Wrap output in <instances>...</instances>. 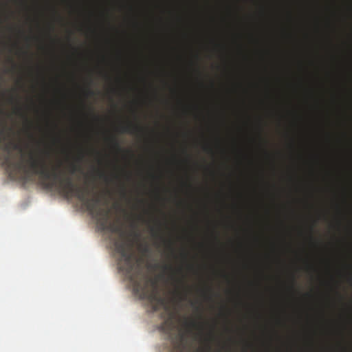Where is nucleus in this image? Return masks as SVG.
<instances>
[{
  "label": "nucleus",
  "mask_w": 352,
  "mask_h": 352,
  "mask_svg": "<svg viewBox=\"0 0 352 352\" xmlns=\"http://www.w3.org/2000/svg\"><path fill=\"white\" fill-rule=\"evenodd\" d=\"M61 166L62 163L58 162L52 168L50 177L41 186L46 190H56L66 198H77L96 219L102 231L107 230L120 234L113 243L116 251L120 256L118 263L119 270L132 283L134 291L142 298L150 302L154 311L164 309L168 313V316L161 324L160 329L164 333L170 334L174 326L166 299L159 294L156 280L143 274L136 266L132 252V243L126 241L120 226L109 222L110 210L100 206V198L98 196L89 197L91 190L87 186L74 184L70 176H66L60 171Z\"/></svg>",
  "instance_id": "1"
},
{
  "label": "nucleus",
  "mask_w": 352,
  "mask_h": 352,
  "mask_svg": "<svg viewBox=\"0 0 352 352\" xmlns=\"http://www.w3.org/2000/svg\"><path fill=\"white\" fill-rule=\"evenodd\" d=\"M6 30H12V27L0 28V55L6 48L8 43L6 41ZM6 127L0 128V149L6 154L3 155L4 163L7 165L10 177L15 179L28 180L32 175H37L39 177L41 185L50 177L52 168L50 170L46 163L45 158H36L31 153L28 160L21 157L19 160L12 158V151L19 149V146L12 140H8Z\"/></svg>",
  "instance_id": "2"
},
{
  "label": "nucleus",
  "mask_w": 352,
  "mask_h": 352,
  "mask_svg": "<svg viewBox=\"0 0 352 352\" xmlns=\"http://www.w3.org/2000/svg\"><path fill=\"white\" fill-rule=\"evenodd\" d=\"M8 101L10 104H14V109L13 113L15 115L21 116L23 118L25 119V123L27 124V126H28V131H30V129L31 126V122L29 120V119L28 118L26 114L24 113V112L22 109V107L20 106L18 98L16 96L11 95L8 98Z\"/></svg>",
  "instance_id": "3"
},
{
  "label": "nucleus",
  "mask_w": 352,
  "mask_h": 352,
  "mask_svg": "<svg viewBox=\"0 0 352 352\" xmlns=\"http://www.w3.org/2000/svg\"><path fill=\"white\" fill-rule=\"evenodd\" d=\"M184 325L188 331L192 329L198 330L199 334L202 336L204 327V323L202 321L186 319Z\"/></svg>",
  "instance_id": "4"
},
{
  "label": "nucleus",
  "mask_w": 352,
  "mask_h": 352,
  "mask_svg": "<svg viewBox=\"0 0 352 352\" xmlns=\"http://www.w3.org/2000/svg\"><path fill=\"white\" fill-rule=\"evenodd\" d=\"M177 283L182 286V290L177 292V295L181 300H186L190 292V287L186 284L184 276L176 280Z\"/></svg>",
  "instance_id": "5"
},
{
  "label": "nucleus",
  "mask_w": 352,
  "mask_h": 352,
  "mask_svg": "<svg viewBox=\"0 0 352 352\" xmlns=\"http://www.w3.org/2000/svg\"><path fill=\"white\" fill-rule=\"evenodd\" d=\"M144 131L143 127L133 123H129L126 125L122 126L120 131L122 133H127L130 134L142 133Z\"/></svg>",
  "instance_id": "6"
},
{
  "label": "nucleus",
  "mask_w": 352,
  "mask_h": 352,
  "mask_svg": "<svg viewBox=\"0 0 352 352\" xmlns=\"http://www.w3.org/2000/svg\"><path fill=\"white\" fill-rule=\"evenodd\" d=\"M214 339V335L212 329L210 331L208 336L205 338V341L206 342V349L204 352H210L211 349L210 342L213 341Z\"/></svg>",
  "instance_id": "7"
},
{
  "label": "nucleus",
  "mask_w": 352,
  "mask_h": 352,
  "mask_svg": "<svg viewBox=\"0 0 352 352\" xmlns=\"http://www.w3.org/2000/svg\"><path fill=\"white\" fill-rule=\"evenodd\" d=\"M110 142L112 146V148L116 150L117 151H121L122 148L120 146V142L117 140L116 137H111L110 138Z\"/></svg>",
  "instance_id": "8"
},
{
  "label": "nucleus",
  "mask_w": 352,
  "mask_h": 352,
  "mask_svg": "<svg viewBox=\"0 0 352 352\" xmlns=\"http://www.w3.org/2000/svg\"><path fill=\"white\" fill-rule=\"evenodd\" d=\"M162 268L164 271L166 272H177V273H179L181 274L182 273V269L181 268H178L177 270H175L173 267L171 265H169V264H165L162 266Z\"/></svg>",
  "instance_id": "9"
},
{
  "label": "nucleus",
  "mask_w": 352,
  "mask_h": 352,
  "mask_svg": "<svg viewBox=\"0 0 352 352\" xmlns=\"http://www.w3.org/2000/svg\"><path fill=\"white\" fill-rule=\"evenodd\" d=\"M151 234L152 236L154 237V238H160L161 239H162L163 241L164 240V238H162L160 235V230L159 229H156L154 227H151Z\"/></svg>",
  "instance_id": "10"
},
{
  "label": "nucleus",
  "mask_w": 352,
  "mask_h": 352,
  "mask_svg": "<svg viewBox=\"0 0 352 352\" xmlns=\"http://www.w3.org/2000/svg\"><path fill=\"white\" fill-rule=\"evenodd\" d=\"M80 170V168L76 164H72L71 166L69 173L71 175H74L77 170Z\"/></svg>",
  "instance_id": "11"
},
{
  "label": "nucleus",
  "mask_w": 352,
  "mask_h": 352,
  "mask_svg": "<svg viewBox=\"0 0 352 352\" xmlns=\"http://www.w3.org/2000/svg\"><path fill=\"white\" fill-rule=\"evenodd\" d=\"M8 19V16H5L3 15H1V16H0V28H6L4 26V23Z\"/></svg>",
  "instance_id": "12"
},
{
  "label": "nucleus",
  "mask_w": 352,
  "mask_h": 352,
  "mask_svg": "<svg viewBox=\"0 0 352 352\" xmlns=\"http://www.w3.org/2000/svg\"><path fill=\"white\" fill-rule=\"evenodd\" d=\"M140 250L143 253H148L149 252V248L147 245H141Z\"/></svg>",
  "instance_id": "13"
},
{
  "label": "nucleus",
  "mask_w": 352,
  "mask_h": 352,
  "mask_svg": "<svg viewBox=\"0 0 352 352\" xmlns=\"http://www.w3.org/2000/svg\"><path fill=\"white\" fill-rule=\"evenodd\" d=\"M41 153L46 157H49L50 156V152L48 150H43L41 152Z\"/></svg>",
  "instance_id": "14"
},
{
  "label": "nucleus",
  "mask_w": 352,
  "mask_h": 352,
  "mask_svg": "<svg viewBox=\"0 0 352 352\" xmlns=\"http://www.w3.org/2000/svg\"><path fill=\"white\" fill-rule=\"evenodd\" d=\"M99 176L100 178L104 179L105 181H108L109 179V177L103 172H100Z\"/></svg>",
  "instance_id": "15"
},
{
  "label": "nucleus",
  "mask_w": 352,
  "mask_h": 352,
  "mask_svg": "<svg viewBox=\"0 0 352 352\" xmlns=\"http://www.w3.org/2000/svg\"><path fill=\"white\" fill-rule=\"evenodd\" d=\"M86 94H87V95L88 96H93L95 95V92L93 90L90 89H88L87 90Z\"/></svg>",
  "instance_id": "16"
},
{
  "label": "nucleus",
  "mask_w": 352,
  "mask_h": 352,
  "mask_svg": "<svg viewBox=\"0 0 352 352\" xmlns=\"http://www.w3.org/2000/svg\"><path fill=\"white\" fill-rule=\"evenodd\" d=\"M121 192H122V197H125L126 196V188H125V186L124 185L122 186Z\"/></svg>",
  "instance_id": "17"
},
{
  "label": "nucleus",
  "mask_w": 352,
  "mask_h": 352,
  "mask_svg": "<svg viewBox=\"0 0 352 352\" xmlns=\"http://www.w3.org/2000/svg\"><path fill=\"white\" fill-rule=\"evenodd\" d=\"M196 310L199 311V317L200 319H201V312L200 311V309L199 307H196Z\"/></svg>",
  "instance_id": "18"
},
{
  "label": "nucleus",
  "mask_w": 352,
  "mask_h": 352,
  "mask_svg": "<svg viewBox=\"0 0 352 352\" xmlns=\"http://www.w3.org/2000/svg\"><path fill=\"white\" fill-rule=\"evenodd\" d=\"M134 236L138 238L140 236V233L137 232H133Z\"/></svg>",
  "instance_id": "19"
},
{
  "label": "nucleus",
  "mask_w": 352,
  "mask_h": 352,
  "mask_svg": "<svg viewBox=\"0 0 352 352\" xmlns=\"http://www.w3.org/2000/svg\"><path fill=\"white\" fill-rule=\"evenodd\" d=\"M10 61H11L12 63H13V61H12V59H10ZM12 67H13L14 69H15V68H16V65H15L14 63H12Z\"/></svg>",
  "instance_id": "20"
},
{
  "label": "nucleus",
  "mask_w": 352,
  "mask_h": 352,
  "mask_svg": "<svg viewBox=\"0 0 352 352\" xmlns=\"http://www.w3.org/2000/svg\"><path fill=\"white\" fill-rule=\"evenodd\" d=\"M30 138L31 139H34V138L33 135L32 133H30Z\"/></svg>",
  "instance_id": "21"
},
{
  "label": "nucleus",
  "mask_w": 352,
  "mask_h": 352,
  "mask_svg": "<svg viewBox=\"0 0 352 352\" xmlns=\"http://www.w3.org/2000/svg\"><path fill=\"white\" fill-rule=\"evenodd\" d=\"M82 156H80V157L78 158V160H79V161H81V160H82Z\"/></svg>",
  "instance_id": "22"
},
{
  "label": "nucleus",
  "mask_w": 352,
  "mask_h": 352,
  "mask_svg": "<svg viewBox=\"0 0 352 352\" xmlns=\"http://www.w3.org/2000/svg\"><path fill=\"white\" fill-rule=\"evenodd\" d=\"M191 305H192V306H194V305H195V302H191Z\"/></svg>",
  "instance_id": "23"
}]
</instances>
